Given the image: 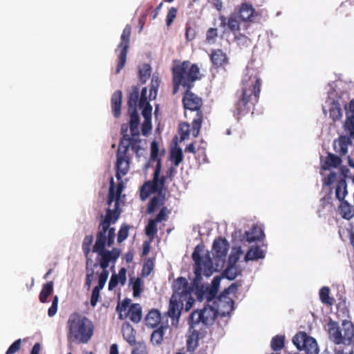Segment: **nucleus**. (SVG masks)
<instances>
[{"mask_svg":"<svg viewBox=\"0 0 354 354\" xmlns=\"http://www.w3.org/2000/svg\"><path fill=\"white\" fill-rule=\"evenodd\" d=\"M58 297L57 295L54 296L51 306L48 310V315L49 317H53L57 311L58 308Z\"/></svg>","mask_w":354,"mask_h":354,"instance_id":"obj_58","label":"nucleus"},{"mask_svg":"<svg viewBox=\"0 0 354 354\" xmlns=\"http://www.w3.org/2000/svg\"><path fill=\"white\" fill-rule=\"evenodd\" d=\"M203 247L201 245H197L192 254V258L194 261V277L192 281V288H196L198 292V299L201 301L203 295L207 301H211L214 299L218 293L220 280L219 277H215L212 281V286L210 288H207L204 290V287L201 285L202 275L205 277H210L214 272L212 259L209 253L206 254L204 257H202L201 253L202 252Z\"/></svg>","mask_w":354,"mask_h":354,"instance_id":"obj_3","label":"nucleus"},{"mask_svg":"<svg viewBox=\"0 0 354 354\" xmlns=\"http://www.w3.org/2000/svg\"><path fill=\"white\" fill-rule=\"evenodd\" d=\"M122 93L121 91L118 90L115 91L111 99V105L113 115L115 118H118L121 115Z\"/></svg>","mask_w":354,"mask_h":354,"instance_id":"obj_21","label":"nucleus"},{"mask_svg":"<svg viewBox=\"0 0 354 354\" xmlns=\"http://www.w3.org/2000/svg\"><path fill=\"white\" fill-rule=\"evenodd\" d=\"M173 93L176 94L180 86H183L185 91L192 89L196 80L201 78L200 68L196 64H192L189 61H175L171 68Z\"/></svg>","mask_w":354,"mask_h":354,"instance_id":"obj_6","label":"nucleus"},{"mask_svg":"<svg viewBox=\"0 0 354 354\" xmlns=\"http://www.w3.org/2000/svg\"><path fill=\"white\" fill-rule=\"evenodd\" d=\"M218 37V30L216 28H209L206 32V41L214 44Z\"/></svg>","mask_w":354,"mask_h":354,"instance_id":"obj_52","label":"nucleus"},{"mask_svg":"<svg viewBox=\"0 0 354 354\" xmlns=\"http://www.w3.org/2000/svg\"><path fill=\"white\" fill-rule=\"evenodd\" d=\"M93 241L92 235H87L84 237L82 243V250L86 256H88L91 251V246Z\"/></svg>","mask_w":354,"mask_h":354,"instance_id":"obj_51","label":"nucleus"},{"mask_svg":"<svg viewBox=\"0 0 354 354\" xmlns=\"http://www.w3.org/2000/svg\"><path fill=\"white\" fill-rule=\"evenodd\" d=\"M117 216H111L109 214L106 218L100 220L98 225V231L96 234V241L93 245V251L100 257L99 266L102 270H107L110 262L115 263L120 254V250L113 248L112 250H106V246L111 247L114 244L115 237V229L111 225L117 222ZM91 260L87 259L86 263V279L85 287L91 288L95 274V268L98 266L97 263L91 266Z\"/></svg>","mask_w":354,"mask_h":354,"instance_id":"obj_1","label":"nucleus"},{"mask_svg":"<svg viewBox=\"0 0 354 354\" xmlns=\"http://www.w3.org/2000/svg\"><path fill=\"white\" fill-rule=\"evenodd\" d=\"M240 274L241 270L236 265H228L223 272V275L229 280H234Z\"/></svg>","mask_w":354,"mask_h":354,"instance_id":"obj_42","label":"nucleus"},{"mask_svg":"<svg viewBox=\"0 0 354 354\" xmlns=\"http://www.w3.org/2000/svg\"><path fill=\"white\" fill-rule=\"evenodd\" d=\"M216 317V312L213 308L207 306L202 310H196L192 313L189 317V324L191 328H195L198 324L208 325Z\"/></svg>","mask_w":354,"mask_h":354,"instance_id":"obj_11","label":"nucleus"},{"mask_svg":"<svg viewBox=\"0 0 354 354\" xmlns=\"http://www.w3.org/2000/svg\"><path fill=\"white\" fill-rule=\"evenodd\" d=\"M344 126L345 130L348 132L350 138H354V116L348 115Z\"/></svg>","mask_w":354,"mask_h":354,"instance_id":"obj_50","label":"nucleus"},{"mask_svg":"<svg viewBox=\"0 0 354 354\" xmlns=\"http://www.w3.org/2000/svg\"><path fill=\"white\" fill-rule=\"evenodd\" d=\"M212 66L215 68L224 66L228 64V57L221 49L212 50L209 55Z\"/></svg>","mask_w":354,"mask_h":354,"instance_id":"obj_19","label":"nucleus"},{"mask_svg":"<svg viewBox=\"0 0 354 354\" xmlns=\"http://www.w3.org/2000/svg\"><path fill=\"white\" fill-rule=\"evenodd\" d=\"M173 294L170 298L169 308L165 315L171 319V324L177 326L185 302V310L189 311L194 303L193 288L187 280L183 277L177 278L173 282Z\"/></svg>","mask_w":354,"mask_h":354,"instance_id":"obj_4","label":"nucleus"},{"mask_svg":"<svg viewBox=\"0 0 354 354\" xmlns=\"http://www.w3.org/2000/svg\"><path fill=\"white\" fill-rule=\"evenodd\" d=\"M165 323L163 321L160 312L157 309L151 310L145 317V324L148 328H155Z\"/></svg>","mask_w":354,"mask_h":354,"instance_id":"obj_20","label":"nucleus"},{"mask_svg":"<svg viewBox=\"0 0 354 354\" xmlns=\"http://www.w3.org/2000/svg\"><path fill=\"white\" fill-rule=\"evenodd\" d=\"M142 279L139 277L132 282L133 294L134 297H139L142 292Z\"/></svg>","mask_w":354,"mask_h":354,"instance_id":"obj_53","label":"nucleus"},{"mask_svg":"<svg viewBox=\"0 0 354 354\" xmlns=\"http://www.w3.org/2000/svg\"><path fill=\"white\" fill-rule=\"evenodd\" d=\"M109 274L108 270H102L98 277V284L95 286V288H98V289L102 290L107 281Z\"/></svg>","mask_w":354,"mask_h":354,"instance_id":"obj_54","label":"nucleus"},{"mask_svg":"<svg viewBox=\"0 0 354 354\" xmlns=\"http://www.w3.org/2000/svg\"><path fill=\"white\" fill-rule=\"evenodd\" d=\"M342 162L341 156L328 152L322 162V168L324 170L337 168L342 164Z\"/></svg>","mask_w":354,"mask_h":354,"instance_id":"obj_24","label":"nucleus"},{"mask_svg":"<svg viewBox=\"0 0 354 354\" xmlns=\"http://www.w3.org/2000/svg\"><path fill=\"white\" fill-rule=\"evenodd\" d=\"M177 12V9L174 7L169 8L166 17V24L167 26H170L171 25L174 20L176 17Z\"/></svg>","mask_w":354,"mask_h":354,"instance_id":"obj_55","label":"nucleus"},{"mask_svg":"<svg viewBox=\"0 0 354 354\" xmlns=\"http://www.w3.org/2000/svg\"><path fill=\"white\" fill-rule=\"evenodd\" d=\"M129 225L122 224L118 234V242L119 243L123 242L129 236Z\"/></svg>","mask_w":354,"mask_h":354,"instance_id":"obj_49","label":"nucleus"},{"mask_svg":"<svg viewBox=\"0 0 354 354\" xmlns=\"http://www.w3.org/2000/svg\"><path fill=\"white\" fill-rule=\"evenodd\" d=\"M265 255L263 251L259 248V247L257 246L254 248H251L246 253L245 256V259L246 261H254L258 260L259 259L264 258Z\"/></svg>","mask_w":354,"mask_h":354,"instance_id":"obj_35","label":"nucleus"},{"mask_svg":"<svg viewBox=\"0 0 354 354\" xmlns=\"http://www.w3.org/2000/svg\"><path fill=\"white\" fill-rule=\"evenodd\" d=\"M255 10L248 3H243L237 9L236 12L239 19L243 22H252Z\"/></svg>","mask_w":354,"mask_h":354,"instance_id":"obj_17","label":"nucleus"},{"mask_svg":"<svg viewBox=\"0 0 354 354\" xmlns=\"http://www.w3.org/2000/svg\"><path fill=\"white\" fill-rule=\"evenodd\" d=\"M157 142L156 141H153L151 142V158L152 159H154L156 160V163L158 162V160H160L158 158V147Z\"/></svg>","mask_w":354,"mask_h":354,"instance_id":"obj_64","label":"nucleus"},{"mask_svg":"<svg viewBox=\"0 0 354 354\" xmlns=\"http://www.w3.org/2000/svg\"><path fill=\"white\" fill-rule=\"evenodd\" d=\"M319 299L321 301L328 306H332L334 304L335 299L330 297V288L327 286H324L319 290Z\"/></svg>","mask_w":354,"mask_h":354,"instance_id":"obj_36","label":"nucleus"},{"mask_svg":"<svg viewBox=\"0 0 354 354\" xmlns=\"http://www.w3.org/2000/svg\"><path fill=\"white\" fill-rule=\"evenodd\" d=\"M292 342L299 351L306 354H317L319 348L316 340L305 332L297 333L292 338Z\"/></svg>","mask_w":354,"mask_h":354,"instance_id":"obj_12","label":"nucleus"},{"mask_svg":"<svg viewBox=\"0 0 354 354\" xmlns=\"http://www.w3.org/2000/svg\"><path fill=\"white\" fill-rule=\"evenodd\" d=\"M190 90L191 89H188L185 91L182 102L185 109L196 112V117L192 121V135L196 138L200 133L203 120V114L201 110L203 100L196 94L191 92Z\"/></svg>","mask_w":354,"mask_h":354,"instance_id":"obj_8","label":"nucleus"},{"mask_svg":"<svg viewBox=\"0 0 354 354\" xmlns=\"http://www.w3.org/2000/svg\"><path fill=\"white\" fill-rule=\"evenodd\" d=\"M234 35V41L241 48L248 47L251 45V39L244 34L237 32Z\"/></svg>","mask_w":354,"mask_h":354,"instance_id":"obj_41","label":"nucleus"},{"mask_svg":"<svg viewBox=\"0 0 354 354\" xmlns=\"http://www.w3.org/2000/svg\"><path fill=\"white\" fill-rule=\"evenodd\" d=\"M151 68L149 64H144L138 68V78L142 84L146 83L150 77Z\"/></svg>","mask_w":354,"mask_h":354,"instance_id":"obj_38","label":"nucleus"},{"mask_svg":"<svg viewBox=\"0 0 354 354\" xmlns=\"http://www.w3.org/2000/svg\"><path fill=\"white\" fill-rule=\"evenodd\" d=\"M157 223L152 218L149 221L148 224L145 227V234L147 236L153 238L158 232V228L156 225Z\"/></svg>","mask_w":354,"mask_h":354,"instance_id":"obj_44","label":"nucleus"},{"mask_svg":"<svg viewBox=\"0 0 354 354\" xmlns=\"http://www.w3.org/2000/svg\"><path fill=\"white\" fill-rule=\"evenodd\" d=\"M339 213L342 217L346 220L351 219L354 216V209L348 201L344 200L341 201V204L339 207Z\"/></svg>","mask_w":354,"mask_h":354,"instance_id":"obj_31","label":"nucleus"},{"mask_svg":"<svg viewBox=\"0 0 354 354\" xmlns=\"http://www.w3.org/2000/svg\"><path fill=\"white\" fill-rule=\"evenodd\" d=\"M230 248L226 239L219 236L216 239L212 245L213 254L216 259L224 261Z\"/></svg>","mask_w":354,"mask_h":354,"instance_id":"obj_15","label":"nucleus"},{"mask_svg":"<svg viewBox=\"0 0 354 354\" xmlns=\"http://www.w3.org/2000/svg\"><path fill=\"white\" fill-rule=\"evenodd\" d=\"M122 332L124 339L131 346H134L136 344V330L133 326L128 322L123 323L122 326Z\"/></svg>","mask_w":354,"mask_h":354,"instance_id":"obj_25","label":"nucleus"},{"mask_svg":"<svg viewBox=\"0 0 354 354\" xmlns=\"http://www.w3.org/2000/svg\"><path fill=\"white\" fill-rule=\"evenodd\" d=\"M152 128L151 120H144L141 130L143 136H147L151 131Z\"/></svg>","mask_w":354,"mask_h":354,"instance_id":"obj_62","label":"nucleus"},{"mask_svg":"<svg viewBox=\"0 0 354 354\" xmlns=\"http://www.w3.org/2000/svg\"><path fill=\"white\" fill-rule=\"evenodd\" d=\"M127 317L133 323H138L142 319V308L139 304H132L128 309Z\"/></svg>","mask_w":354,"mask_h":354,"instance_id":"obj_27","label":"nucleus"},{"mask_svg":"<svg viewBox=\"0 0 354 354\" xmlns=\"http://www.w3.org/2000/svg\"><path fill=\"white\" fill-rule=\"evenodd\" d=\"M67 328V339L70 343L86 344L93 335L91 321L78 313H73L70 315Z\"/></svg>","mask_w":354,"mask_h":354,"instance_id":"obj_7","label":"nucleus"},{"mask_svg":"<svg viewBox=\"0 0 354 354\" xmlns=\"http://www.w3.org/2000/svg\"><path fill=\"white\" fill-rule=\"evenodd\" d=\"M184 156L180 147L172 148L169 153V159L174 167H178L183 160Z\"/></svg>","mask_w":354,"mask_h":354,"instance_id":"obj_33","label":"nucleus"},{"mask_svg":"<svg viewBox=\"0 0 354 354\" xmlns=\"http://www.w3.org/2000/svg\"><path fill=\"white\" fill-rule=\"evenodd\" d=\"M352 144L350 137L346 136H340L333 142V149L339 156H345L348 152V147Z\"/></svg>","mask_w":354,"mask_h":354,"instance_id":"obj_18","label":"nucleus"},{"mask_svg":"<svg viewBox=\"0 0 354 354\" xmlns=\"http://www.w3.org/2000/svg\"><path fill=\"white\" fill-rule=\"evenodd\" d=\"M329 116L333 122L339 120L342 117L340 104L337 101H333L329 109Z\"/></svg>","mask_w":354,"mask_h":354,"instance_id":"obj_34","label":"nucleus"},{"mask_svg":"<svg viewBox=\"0 0 354 354\" xmlns=\"http://www.w3.org/2000/svg\"><path fill=\"white\" fill-rule=\"evenodd\" d=\"M347 185L345 178H342L337 181L335 196L339 201H344L347 194Z\"/></svg>","mask_w":354,"mask_h":354,"instance_id":"obj_32","label":"nucleus"},{"mask_svg":"<svg viewBox=\"0 0 354 354\" xmlns=\"http://www.w3.org/2000/svg\"><path fill=\"white\" fill-rule=\"evenodd\" d=\"M154 268V260L152 258H149L143 264L142 268V275L143 277L149 276Z\"/></svg>","mask_w":354,"mask_h":354,"instance_id":"obj_46","label":"nucleus"},{"mask_svg":"<svg viewBox=\"0 0 354 354\" xmlns=\"http://www.w3.org/2000/svg\"><path fill=\"white\" fill-rule=\"evenodd\" d=\"M264 236L263 230L258 226H253L250 231L245 232V238L248 242L252 243L260 241Z\"/></svg>","mask_w":354,"mask_h":354,"instance_id":"obj_30","label":"nucleus"},{"mask_svg":"<svg viewBox=\"0 0 354 354\" xmlns=\"http://www.w3.org/2000/svg\"><path fill=\"white\" fill-rule=\"evenodd\" d=\"M160 80L158 77H156L153 75L151 79V88H150V95H151L153 93V91H154L155 93H156L157 90L159 86Z\"/></svg>","mask_w":354,"mask_h":354,"instance_id":"obj_63","label":"nucleus"},{"mask_svg":"<svg viewBox=\"0 0 354 354\" xmlns=\"http://www.w3.org/2000/svg\"><path fill=\"white\" fill-rule=\"evenodd\" d=\"M126 273L127 270L124 268H122L120 269L118 274H113L109 283V290H113L119 282H120L122 285H124L127 279Z\"/></svg>","mask_w":354,"mask_h":354,"instance_id":"obj_28","label":"nucleus"},{"mask_svg":"<svg viewBox=\"0 0 354 354\" xmlns=\"http://www.w3.org/2000/svg\"><path fill=\"white\" fill-rule=\"evenodd\" d=\"M196 35V27L194 24L187 23L185 27V38L187 41L194 40Z\"/></svg>","mask_w":354,"mask_h":354,"instance_id":"obj_48","label":"nucleus"},{"mask_svg":"<svg viewBox=\"0 0 354 354\" xmlns=\"http://www.w3.org/2000/svg\"><path fill=\"white\" fill-rule=\"evenodd\" d=\"M329 339L335 344H349L354 337V326L351 321L344 320L340 327L330 320L328 324Z\"/></svg>","mask_w":354,"mask_h":354,"instance_id":"obj_9","label":"nucleus"},{"mask_svg":"<svg viewBox=\"0 0 354 354\" xmlns=\"http://www.w3.org/2000/svg\"><path fill=\"white\" fill-rule=\"evenodd\" d=\"M131 33V27L130 25H127L122 31L120 37L121 41L118 46V48H121V51H120V53L118 54V62L115 71L117 74L119 73L125 66L127 53L129 48Z\"/></svg>","mask_w":354,"mask_h":354,"instance_id":"obj_14","label":"nucleus"},{"mask_svg":"<svg viewBox=\"0 0 354 354\" xmlns=\"http://www.w3.org/2000/svg\"><path fill=\"white\" fill-rule=\"evenodd\" d=\"M261 84L259 72L253 68H246L241 88L235 94L234 113L238 117L248 114L259 102Z\"/></svg>","mask_w":354,"mask_h":354,"instance_id":"obj_2","label":"nucleus"},{"mask_svg":"<svg viewBox=\"0 0 354 354\" xmlns=\"http://www.w3.org/2000/svg\"><path fill=\"white\" fill-rule=\"evenodd\" d=\"M131 354H147L146 345L143 342H136Z\"/></svg>","mask_w":354,"mask_h":354,"instance_id":"obj_57","label":"nucleus"},{"mask_svg":"<svg viewBox=\"0 0 354 354\" xmlns=\"http://www.w3.org/2000/svg\"><path fill=\"white\" fill-rule=\"evenodd\" d=\"M238 290V285L236 283H232L225 288L217 298V308L223 315L230 314L234 310V300L228 295L230 293H236Z\"/></svg>","mask_w":354,"mask_h":354,"instance_id":"obj_13","label":"nucleus"},{"mask_svg":"<svg viewBox=\"0 0 354 354\" xmlns=\"http://www.w3.org/2000/svg\"><path fill=\"white\" fill-rule=\"evenodd\" d=\"M147 181L145 182L140 188V196L141 200H146L151 193H156V191L152 189L151 185H147Z\"/></svg>","mask_w":354,"mask_h":354,"instance_id":"obj_47","label":"nucleus"},{"mask_svg":"<svg viewBox=\"0 0 354 354\" xmlns=\"http://www.w3.org/2000/svg\"><path fill=\"white\" fill-rule=\"evenodd\" d=\"M122 178V176L121 177ZM120 182L118 183L117 186H115V183L113 181V178H111L110 180V187L107 198V204L110 206L113 202H114V207L113 209L109 207L104 216H101V219L103 218H106L109 214L111 216L115 215L117 216V221L120 216L122 210L120 208V199L121 194L124 188V185L123 182L122 181V178L118 180Z\"/></svg>","mask_w":354,"mask_h":354,"instance_id":"obj_10","label":"nucleus"},{"mask_svg":"<svg viewBox=\"0 0 354 354\" xmlns=\"http://www.w3.org/2000/svg\"><path fill=\"white\" fill-rule=\"evenodd\" d=\"M140 97V88L137 86H133L129 93L128 109H137L138 102Z\"/></svg>","mask_w":354,"mask_h":354,"instance_id":"obj_29","label":"nucleus"},{"mask_svg":"<svg viewBox=\"0 0 354 354\" xmlns=\"http://www.w3.org/2000/svg\"><path fill=\"white\" fill-rule=\"evenodd\" d=\"M162 169L161 160H158V162L156 163V168L153 174L152 180L147 181V185H151L152 189H153L156 192L160 193L163 189L162 186L160 185V180L159 176L160 174Z\"/></svg>","mask_w":354,"mask_h":354,"instance_id":"obj_26","label":"nucleus"},{"mask_svg":"<svg viewBox=\"0 0 354 354\" xmlns=\"http://www.w3.org/2000/svg\"><path fill=\"white\" fill-rule=\"evenodd\" d=\"M221 27H227V29L233 34L239 32L241 30V20L236 12L231 13L228 17L224 15L219 16Z\"/></svg>","mask_w":354,"mask_h":354,"instance_id":"obj_16","label":"nucleus"},{"mask_svg":"<svg viewBox=\"0 0 354 354\" xmlns=\"http://www.w3.org/2000/svg\"><path fill=\"white\" fill-rule=\"evenodd\" d=\"M128 113L130 116L129 120V129L131 131V134L132 136H137V138L140 136L139 131V124H140V117L137 109H128Z\"/></svg>","mask_w":354,"mask_h":354,"instance_id":"obj_22","label":"nucleus"},{"mask_svg":"<svg viewBox=\"0 0 354 354\" xmlns=\"http://www.w3.org/2000/svg\"><path fill=\"white\" fill-rule=\"evenodd\" d=\"M169 328L168 321L165 323H161L156 330L153 331L151 335V342L153 344L160 345L163 342L165 330Z\"/></svg>","mask_w":354,"mask_h":354,"instance_id":"obj_23","label":"nucleus"},{"mask_svg":"<svg viewBox=\"0 0 354 354\" xmlns=\"http://www.w3.org/2000/svg\"><path fill=\"white\" fill-rule=\"evenodd\" d=\"M21 340L20 339L15 341L8 348L6 354H14L21 348Z\"/></svg>","mask_w":354,"mask_h":354,"instance_id":"obj_60","label":"nucleus"},{"mask_svg":"<svg viewBox=\"0 0 354 354\" xmlns=\"http://www.w3.org/2000/svg\"><path fill=\"white\" fill-rule=\"evenodd\" d=\"M187 351L188 352H193L198 347V333L196 330L192 332L189 335L186 341Z\"/></svg>","mask_w":354,"mask_h":354,"instance_id":"obj_37","label":"nucleus"},{"mask_svg":"<svg viewBox=\"0 0 354 354\" xmlns=\"http://www.w3.org/2000/svg\"><path fill=\"white\" fill-rule=\"evenodd\" d=\"M160 203V198L157 196H153L149 201L147 207V212L149 214L153 213Z\"/></svg>","mask_w":354,"mask_h":354,"instance_id":"obj_59","label":"nucleus"},{"mask_svg":"<svg viewBox=\"0 0 354 354\" xmlns=\"http://www.w3.org/2000/svg\"><path fill=\"white\" fill-rule=\"evenodd\" d=\"M180 140H185L190 134V125L187 122L180 123L178 127Z\"/></svg>","mask_w":354,"mask_h":354,"instance_id":"obj_45","label":"nucleus"},{"mask_svg":"<svg viewBox=\"0 0 354 354\" xmlns=\"http://www.w3.org/2000/svg\"><path fill=\"white\" fill-rule=\"evenodd\" d=\"M130 306V300L127 299L123 300L122 303H118L116 310L120 319H125L127 318V315L125 314L127 313Z\"/></svg>","mask_w":354,"mask_h":354,"instance_id":"obj_40","label":"nucleus"},{"mask_svg":"<svg viewBox=\"0 0 354 354\" xmlns=\"http://www.w3.org/2000/svg\"><path fill=\"white\" fill-rule=\"evenodd\" d=\"M100 290L98 288H93L92 290L91 297V305L93 307H95L97 303L99 301V298L100 297Z\"/></svg>","mask_w":354,"mask_h":354,"instance_id":"obj_61","label":"nucleus"},{"mask_svg":"<svg viewBox=\"0 0 354 354\" xmlns=\"http://www.w3.org/2000/svg\"><path fill=\"white\" fill-rule=\"evenodd\" d=\"M168 210L166 207H163L161 208L159 213L156 215V216L153 218L156 223H160L162 221H165L167 220L168 216Z\"/></svg>","mask_w":354,"mask_h":354,"instance_id":"obj_56","label":"nucleus"},{"mask_svg":"<svg viewBox=\"0 0 354 354\" xmlns=\"http://www.w3.org/2000/svg\"><path fill=\"white\" fill-rule=\"evenodd\" d=\"M129 124H122L120 133L122 138L118 145L116 153V174L115 177L120 180L122 176L126 175L129 169L131 156L129 151L131 149L137 156H140V152L142 149L140 144L142 140L137 136H132L128 134Z\"/></svg>","mask_w":354,"mask_h":354,"instance_id":"obj_5","label":"nucleus"},{"mask_svg":"<svg viewBox=\"0 0 354 354\" xmlns=\"http://www.w3.org/2000/svg\"><path fill=\"white\" fill-rule=\"evenodd\" d=\"M285 344V337L283 335H276L271 341V348L273 351L281 350Z\"/></svg>","mask_w":354,"mask_h":354,"instance_id":"obj_43","label":"nucleus"},{"mask_svg":"<svg viewBox=\"0 0 354 354\" xmlns=\"http://www.w3.org/2000/svg\"><path fill=\"white\" fill-rule=\"evenodd\" d=\"M53 282L52 281L45 283L39 294V301L41 303H45L48 297L53 293Z\"/></svg>","mask_w":354,"mask_h":354,"instance_id":"obj_39","label":"nucleus"}]
</instances>
